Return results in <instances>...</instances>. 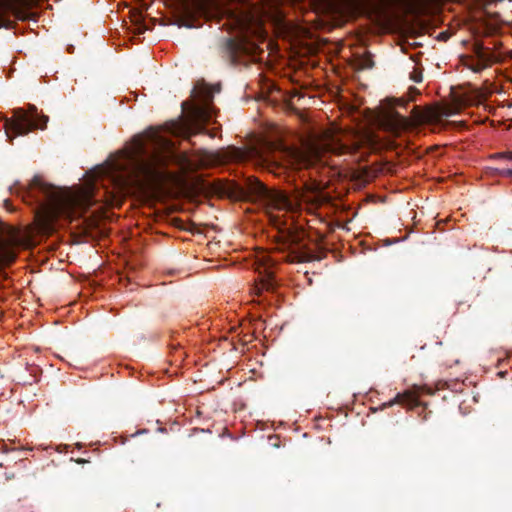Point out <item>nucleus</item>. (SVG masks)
Returning <instances> with one entry per match:
<instances>
[{
    "label": "nucleus",
    "instance_id": "obj_10",
    "mask_svg": "<svg viewBox=\"0 0 512 512\" xmlns=\"http://www.w3.org/2000/svg\"><path fill=\"white\" fill-rule=\"evenodd\" d=\"M274 285L275 282L272 273L268 272L267 275L261 279L260 284L255 286L256 293L260 294L263 290H272Z\"/></svg>",
    "mask_w": 512,
    "mask_h": 512
},
{
    "label": "nucleus",
    "instance_id": "obj_2",
    "mask_svg": "<svg viewBox=\"0 0 512 512\" xmlns=\"http://www.w3.org/2000/svg\"><path fill=\"white\" fill-rule=\"evenodd\" d=\"M219 85L211 86L198 82L192 90V102H182L185 115L178 120L168 122L165 132L178 137L189 139L193 135L206 132L205 125L215 121L216 110L211 101L215 93H219Z\"/></svg>",
    "mask_w": 512,
    "mask_h": 512
},
{
    "label": "nucleus",
    "instance_id": "obj_20",
    "mask_svg": "<svg viewBox=\"0 0 512 512\" xmlns=\"http://www.w3.org/2000/svg\"><path fill=\"white\" fill-rule=\"evenodd\" d=\"M251 153H252V154H254L255 156L262 157V156L260 155V152H259V151H257L256 149H253V151H252Z\"/></svg>",
    "mask_w": 512,
    "mask_h": 512
},
{
    "label": "nucleus",
    "instance_id": "obj_3",
    "mask_svg": "<svg viewBox=\"0 0 512 512\" xmlns=\"http://www.w3.org/2000/svg\"><path fill=\"white\" fill-rule=\"evenodd\" d=\"M357 150L356 144H347L340 137L330 135L318 142L307 143L303 151L293 152L295 160L301 167L317 169L318 166L337 167L340 160L333 158H342L344 161L347 156L352 155Z\"/></svg>",
    "mask_w": 512,
    "mask_h": 512
},
{
    "label": "nucleus",
    "instance_id": "obj_12",
    "mask_svg": "<svg viewBox=\"0 0 512 512\" xmlns=\"http://www.w3.org/2000/svg\"><path fill=\"white\" fill-rule=\"evenodd\" d=\"M492 159H506L512 161V151L498 152L491 156Z\"/></svg>",
    "mask_w": 512,
    "mask_h": 512
},
{
    "label": "nucleus",
    "instance_id": "obj_25",
    "mask_svg": "<svg viewBox=\"0 0 512 512\" xmlns=\"http://www.w3.org/2000/svg\"><path fill=\"white\" fill-rule=\"evenodd\" d=\"M393 145V142L392 141H388L387 142V146H392Z\"/></svg>",
    "mask_w": 512,
    "mask_h": 512
},
{
    "label": "nucleus",
    "instance_id": "obj_22",
    "mask_svg": "<svg viewBox=\"0 0 512 512\" xmlns=\"http://www.w3.org/2000/svg\"><path fill=\"white\" fill-rule=\"evenodd\" d=\"M1 277H2V283H3L4 280L7 278V275H6V273L3 270H2Z\"/></svg>",
    "mask_w": 512,
    "mask_h": 512
},
{
    "label": "nucleus",
    "instance_id": "obj_14",
    "mask_svg": "<svg viewBox=\"0 0 512 512\" xmlns=\"http://www.w3.org/2000/svg\"><path fill=\"white\" fill-rule=\"evenodd\" d=\"M367 138V141L371 144V145H377L380 143V139L378 136L374 135V134H368L366 136Z\"/></svg>",
    "mask_w": 512,
    "mask_h": 512
},
{
    "label": "nucleus",
    "instance_id": "obj_16",
    "mask_svg": "<svg viewBox=\"0 0 512 512\" xmlns=\"http://www.w3.org/2000/svg\"><path fill=\"white\" fill-rule=\"evenodd\" d=\"M403 396L401 394H397L395 398L385 404V406L390 407L396 403H399L402 401Z\"/></svg>",
    "mask_w": 512,
    "mask_h": 512
},
{
    "label": "nucleus",
    "instance_id": "obj_19",
    "mask_svg": "<svg viewBox=\"0 0 512 512\" xmlns=\"http://www.w3.org/2000/svg\"><path fill=\"white\" fill-rule=\"evenodd\" d=\"M8 6L7 0H2V11Z\"/></svg>",
    "mask_w": 512,
    "mask_h": 512
},
{
    "label": "nucleus",
    "instance_id": "obj_11",
    "mask_svg": "<svg viewBox=\"0 0 512 512\" xmlns=\"http://www.w3.org/2000/svg\"><path fill=\"white\" fill-rule=\"evenodd\" d=\"M325 186V182L323 180H314L313 183L309 186V189L315 194L319 195Z\"/></svg>",
    "mask_w": 512,
    "mask_h": 512
},
{
    "label": "nucleus",
    "instance_id": "obj_4",
    "mask_svg": "<svg viewBox=\"0 0 512 512\" xmlns=\"http://www.w3.org/2000/svg\"><path fill=\"white\" fill-rule=\"evenodd\" d=\"M243 196L261 202L270 222L282 229L288 225L285 215L292 212L294 204L286 194L268 189L261 181L248 178L242 188Z\"/></svg>",
    "mask_w": 512,
    "mask_h": 512
},
{
    "label": "nucleus",
    "instance_id": "obj_21",
    "mask_svg": "<svg viewBox=\"0 0 512 512\" xmlns=\"http://www.w3.org/2000/svg\"><path fill=\"white\" fill-rule=\"evenodd\" d=\"M8 24H9V23H6V21H5V20H4V18L2 17V22H1L2 27H8Z\"/></svg>",
    "mask_w": 512,
    "mask_h": 512
},
{
    "label": "nucleus",
    "instance_id": "obj_8",
    "mask_svg": "<svg viewBox=\"0 0 512 512\" xmlns=\"http://www.w3.org/2000/svg\"><path fill=\"white\" fill-rule=\"evenodd\" d=\"M226 49L229 53L230 59L233 63L238 64L242 62L241 57L243 55L252 56L255 50V46L247 43L244 40H233L229 39L226 42Z\"/></svg>",
    "mask_w": 512,
    "mask_h": 512
},
{
    "label": "nucleus",
    "instance_id": "obj_24",
    "mask_svg": "<svg viewBox=\"0 0 512 512\" xmlns=\"http://www.w3.org/2000/svg\"><path fill=\"white\" fill-rule=\"evenodd\" d=\"M1 451H2V453H4V452H6V451H7V450H6V448H5V446H4L3 444H2Z\"/></svg>",
    "mask_w": 512,
    "mask_h": 512
},
{
    "label": "nucleus",
    "instance_id": "obj_5",
    "mask_svg": "<svg viewBox=\"0 0 512 512\" xmlns=\"http://www.w3.org/2000/svg\"><path fill=\"white\" fill-rule=\"evenodd\" d=\"M47 122L48 117L39 116L35 106H30L28 111L18 108L13 110L11 117L2 115V132L8 141H12L13 138L26 135L34 128L44 129Z\"/></svg>",
    "mask_w": 512,
    "mask_h": 512
},
{
    "label": "nucleus",
    "instance_id": "obj_7",
    "mask_svg": "<svg viewBox=\"0 0 512 512\" xmlns=\"http://www.w3.org/2000/svg\"><path fill=\"white\" fill-rule=\"evenodd\" d=\"M410 120L394 109L383 112L379 119L380 128L390 136L397 137L410 126Z\"/></svg>",
    "mask_w": 512,
    "mask_h": 512
},
{
    "label": "nucleus",
    "instance_id": "obj_15",
    "mask_svg": "<svg viewBox=\"0 0 512 512\" xmlns=\"http://www.w3.org/2000/svg\"><path fill=\"white\" fill-rule=\"evenodd\" d=\"M498 175L506 178L512 177V169H501L497 171Z\"/></svg>",
    "mask_w": 512,
    "mask_h": 512
},
{
    "label": "nucleus",
    "instance_id": "obj_17",
    "mask_svg": "<svg viewBox=\"0 0 512 512\" xmlns=\"http://www.w3.org/2000/svg\"><path fill=\"white\" fill-rule=\"evenodd\" d=\"M2 208L7 209L8 211L12 212L14 210L13 206L9 202V200L5 199L2 200Z\"/></svg>",
    "mask_w": 512,
    "mask_h": 512
},
{
    "label": "nucleus",
    "instance_id": "obj_18",
    "mask_svg": "<svg viewBox=\"0 0 512 512\" xmlns=\"http://www.w3.org/2000/svg\"><path fill=\"white\" fill-rule=\"evenodd\" d=\"M372 66V62L370 59H366L365 62L362 64L363 68H370Z\"/></svg>",
    "mask_w": 512,
    "mask_h": 512
},
{
    "label": "nucleus",
    "instance_id": "obj_6",
    "mask_svg": "<svg viewBox=\"0 0 512 512\" xmlns=\"http://www.w3.org/2000/svg\"><path fill=\"white\" fill-rule=\"evenodd\" d=\"M216 6V0H183L180 5L183 19L179 26L195 27L193 21L198 17H210L216 10Z\"/></svg>",
    "mask_w": 512,
    "mask_h": 512
},
{
    "label": "nucleus",
    "instance_id": "obj_23",
    "mask_svg": "<svg viewBox=\"0 0 512 512\" xmlns=\"http://www.w3.org/2000/svg\"><path fill=\"white\" fill-rule=\"evenodd\" d=\"M208 134H209V136H210V137H212V138L216 136V133H215V132H209Z\"/></svg>",
    "mask_w": 512,
    "mask_h": 512
},
{
    "label": "nucleus",
    "instance_id": "obj_1",
    "mask_svg": "<svg viewBox=\"0 0 512 512\" xmlns=\"http://www.w3.org/2000/svg\"><path fill=\"white\" fill-rule=\"evenodd\" d=\"M172 163L185 165L186 156L176 150L171 139L151 127L94 168L90 172L92 182L86 188H57L36 175L28 186L16 184L9 191L23 200L33 198L51 222H72L100 198L106 206H118L132 189L159 184L169 177L167 167Z\"/></svg>",
    "mask_w": 512,
    "mask_h": 512
},
{
    "label": "nucleus",
    "instance_id": "obj_9",
    "mask_svg": "<svg viewBox=\"0 0 512 512\" xmlns=\"http://www.w3.org/2000/svg\"><path fill=\"white\" fill-rule=\"evenodd\" d=\"M8 230L6 224L2 221V266L6 263H10L14 260L15 254L7 250V241L4 237V233Z\"/></svg>",
    "mask_w": 512,
    "mask_h": 512
},
{
    "label": "nucleus",
    "instance_id": "obj_13",
    "mask_svg": "<svg viewBox=\"0 0 512 512\" xmlns=\"http://www.w3.org/2000/svg\"><path fill=\"white\" fill-rule=\"evenodd\" d=\"M245 154L246 153L240 149H234L233 155L231 156V158L234 160H242V159H244Z\"/></svg>",
    "mask_w": 512,
    "mask_h": 512
}]
</instances>
